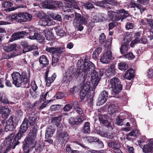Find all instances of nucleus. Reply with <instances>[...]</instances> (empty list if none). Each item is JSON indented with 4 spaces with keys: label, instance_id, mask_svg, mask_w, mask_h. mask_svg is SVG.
I'll return each instance as SVG.
<instances>
[{
    "label": "nucleus",
    "instance_id": "f257e3e1",
    "mask_svg": "<svg viewBox=\"0 0 153 153\" xmlns=\"http://www.w3.org/2000/svg\"><path fill=\"white\" fill-rule=\"evenodd\" d=\"M39 127L36 124L30 128L27 136L22 142V146L24 153H28L31 149L36 145L37 142V136Z\"/></svg>",
    "mask_w": 153,
    "mask_h": 153
},
{
    "label": "nucleus",
    "instance_id": "f03ea898",
    "mask_svg": "<svg viewBox=\"0 0 153 153\" xmlns=\"http://www.w3.org/2000/svg\"><path fill=\"white\" fill-rule=\"evenodd\" d=\"M78 67L83 68L84 70V76L83 82L84 83L86 79L88 78V75L89 74L95 69V66L91 62L85 59L84 61L82 59L79 60L77 62Z\"/></svg>",
    "mask_w": 153,
    "mask_h": 153
},
{
    "label": "nucleus",
    "instance_id": "7ed1b4c3",
    "mask_svg": "<svg viewBox=\"0 0 153 153\" xmlns=\"http://www.w3.org/2000/svg\"><path fill=\"white\" fill-rule=\"evenodd\" d=\"M64 47L59 46L57 47H47L45 49L46 51L53 54L52 55V65L53 66H56L58 62L61 55L64 52Z\"/></svg>",
    "mask_w": 153,
    "mask_h": 153
},
{
    "label": "nucleus",
    "instance_id": "20e7f679",
    "mask_svg": "<svg viewBox=\"0 0 153 153\" xmlns=\"http://www.w3.org/2000/svg\"><path fill=\"white\" fill-rule=\"evenodd\" d=\"M127 11L121 9L116 10L115 11L110 10L108 12V15L110 20L113 22L118 21L123 19L129 16Z\"/></svg>",
    "mask_w": 153,
    "mask_h": 153
},
{
    "label": "nucleus",
    "instance_id": "39448f33",
    "mask_svg": "<svg viewBox=\"0 0 153 153\" xmlns=\"http://www.w3.org/2000/svg\"><path fill=\"white\" fill-rule=\"evenodd\" d=\"M109 83V88L114 94H118L122 90L123 85L118 78H113L110 79Z\"/></svg>",
    "mask_w": 153,
    "mask_h": 153
},
{
    "label": "nucleus",
    "instance_id": "423d86ee",
    "mask_svg": "<svg viewBox=\"0 0 153 153\" xmlns=\"http://www.w3.org/2000/svg\"><path fill=\"white\" fill-rule=\"evenodd\" d=\"M27 118H25L22 124L19 128L18 132L14 136V138L20 141L21 138L25 135V133L27 130L29 125Z\"/></svg>",
    "mask_w": 153,
    "mask_h": 153
},
{
    "label": "nucleus",
    "instance_id": "0eeeda50",
    "mask_svg": "<svg viewBox=\"0 0 153 153\" xmlns=\"http://www.w3.org/2000/svg\"><path fill=\"white\" fill-rule=\"evenodd\" d=\"M14 135L11 134L9 135L5 140L6 144L8 146L3 153H7L11 149H14L16 146L18 145L20 143L14 138Z\"/></svg>",
    "mask_w": 153,
    "mask_h": 153
},
{
    "label": "nucleus",
    "instance_id": "6e6552de",
    "mask_svg": "<svg viewBox=\"0 0 153 153\" xmlns=\"http://www.w3.org/2000/svg\"><path fill=\"white\" fill-rule=\"evenodd\" d=\"M75 110L77 113L81 116L78 118L72 117L69 119L68 123L71 126L73 127L74 126L79 125L81 124L84 120L82 119V116L84 115V113L82 108L80 107L76 109Z\"/></svg>",
    "mask_w": 153,
    "mask_h": 153
},
{
    "label": "nucleus",
    "instance_id": "1a4fd4ad",
    "mask_svg": "<svg viewBox=\"0 0 153 153\" xmlns=\"http://www.w3.org/2000/svg\"><path fill=\"white\" fill-rule=\"evenodd\" d=\"M18 122V120L16 116H12L7 120L6 126H5L6 129L9 131H13L17 126Z\"/></svg>",
    "mask_w": 153,
    "mask_h": 153
},
{
    "label": "nucleus",
    "instance_id": "9d476101",
    "mask_svg": "<svg viewBox=\"0 0 153 153\" xmlns=\"http://www.w3.org/2000/svg\"><path fill=\"white\" fill-rule=\"evenodd\" d=\"M13 81L12 83L16 87H22L23 85L21 76L20 73L18 72L15 71L11 74Z\"/></svg>",
    "mask_w": 153,
    "mask_h": 153
},
{
    "label": "nucleus",
    "instance_id": "9b49d317",
    "mask_svg": "<svg viewBox=\"0 0 153 153\" xmlns=\"http://www.w3.org/2000/svg\"><path fill=\"white\" fill-rule=\"evenodd\" d=\"M91 73L92 84H94V86H97L101 76H102V74L100 72V70L99 71L98 73L94 69L93 70Z\"/></svg>",
    "mask_w": 153,
    "mask_h": 153
},
{
    "label": "nucleus",
    "instance_id": "f8f14e48",
    "mask_svg": "<svg viewBox=\"0 0 153 153\" xmlns=\"http://www.w3.org/2000/svg\"><path fill=\"white\" fill-rule=\"evenodd\" d=\"M100 72L102 73V76L105 75L107 78L110 77L112 75H114L116 73L115 66L111 65L107 70L105 69H100Z\"/></svg>",
    "mask_w": 153,
    "mask_h": 153
},
{
    "label": "nucleus",
    "instance_id": "ddd939ff",
    "mask_svg": "<svg viewBox=\"0 0 153 153\" xmlns=\"http://www.w3.org/2000/svg\"><path fill=\"white\" fill-rule=\"evenodd\" d=\"M112 54L111 51L106 50L101 56L100 60V62L104 64L109 63L112 58Z\"/></svg>",
    "mask_w": 153,
    "mask_h": 153
},
{
    "label": "nucleus",
    "instance_id": "4468645a",
    "mask_svg": "<svg viewBox=\"0 0 153 153\" xmlns=\"http://www.w3.org/2000/svg\"><path fill=\"white\" fill-rule=\"evenodd\" d=\"M21 76L23 87L27 88H29V84L30 82V74L26 71H22L20 74Z\"/></svg>",
    "mask_w": 153,
    "mask_h": 153
},
{
    "label": "nucleus",
    "instance_id": "2eb2a0df",
    "mask_svg": "<svg viewBox=\"0 0 153 153\" xmlns=\"http://www.w3.org/2000/svg\"><path fill=\"white\" fill-rule=\"evenodd\" d=\"M2 6L3 8H5L4 10L7 12H10L20 8H23V7L21 5H18L15 7H10L13 5V4L11 2L4 1L2 3Z\"/></svg>",
    "mask_w": 153,
    "mask_h": 153
},
{
    "label": "nucleus",
    "instance_id": "dca6fc26",
    "mask_svg": "<svg viewBox=\"0 0 153 153\" xmlns=\"http://www.w3.org/2000/svg\"><path fill=\"white\" fill-rule=\"evenodd\" d=\"M58 137V141L62 145L63 144L65 145L67 143L69 138V136L67 132L64 131L60 132Z\"/></svg>",
    "mask_w": 153,
    "mask_h": 153
},
{
    "label": "nucleus",
    "instance_id": "f3484780",
    "mask_svg": "<svg viewBox=\"0 0 153 153\" xmlns=\"http://www.w3.org/2000/svg\"><path fill=\"white\" fill-rule=\"evenodd\" d=\"M20 44L23 48V53H25L26 52L30 51L32 50H38V47L37 45H28L27 42L26 41H22L21 42Z\"/></svg>",
    "mask_w": 153,
    "mask_h": 153
},
{
    "label": "nucleus",
    "instance_id": "a211bd4d",
    "mask_svg": "<svg viewBox=\"0 0 153 153\" xmlns=\"http://www.w3.org/2000/svg\"><path fill=\"white\" fill-rule=\"evenodd\" d=\"M99 119L100 123L107 128L111 127V123L109 121V117L106 114L101 115L99 116Z\"/></svg>",
    "mask_w": 153,
    "mask_h": 153
},
{
    "label": "nucleus",
    "instance_id": "6ab92c4d",
    "mask_svg": "<svg viewBox=\"0 0 153 153\" xmlns=\"http://www.w3.org/2000/svg\"><path fill=\"white\" fill-rule=\"evenodd\" d=\"M21 47L19 45L17 44L6 45L4 46L3 49L6 52H8L11 51L18 52L19 51Z\"/></svg>",
    "mask_w": 153,
    "mask_h": 153
},
{
    "label": "nucleus",
    "instance_id": "aec40b11",
    "mask_svg": "<svg viewBox=\"0 0 153 153\" xmlns=\"http://www.w3.org/2000/svg\"><path fill=\"white\" fill-rule=\"evenodd\" d=\"M74 76V72L71 70H68L65 73L63 77L64 82L69 83L73 79Z\"/></svg>",
    "mask_w": 153,
    "mask_h": 153
},
{
    "label": "nucleus",
    "instance_id": "412c9836",
    "mask_svg": "<svg viewBox=\"0 0 153 153\" xmlns=\"http://www.w3.org/2000/svg\"><path fill=\"white\" fill-rule=\"evenodd\" d=\"M74 21L75 23H80L82 24H87V22L85 15H81L80 14L75 12Z\"/></svg>",
    "mask_w": 153,
    "mask_h": 153
},
{
    "label": "nucleus",
    "instance_id": "4be33fe9",
    "mask_svg": "<svg viewBox=\"0 0 153 153\" xmlns=\"http://www.w3.org/2000/svg\"><path fill=\"white\" fill-rule=\"evenodd\" d=\"M108 96V91L105 90L101 92L98 99V102L99 103V105H102L107 101Z\"/></svg>",
    "mask_w": 153,
    "mask_h": 153
},
{
    "label": "nucleus",
    "instance_id": "5701e85b",
    "mask_svg": "<svg viewBox=\"0 0 153 153\" xmlns=\"http://www.w3.org/2000/svg\"><path fill=\"white\" fill-rule=\"evenodd\" d=\"M39 61L40 66L42 68H44L49 65L48 59L45 55H42L40 56Z\"/></svg>",
    "mask_w": 153,
    "mask_h": 153
},
{
    "label": "nucleus",
    "instance_id": "b1692460",
    "mask_svg": "<svg viewBox=\"0 0 153 153\" xmlns=\"http://www.w3.org/2000/svg\"><path fill=\"white\" fill-rule=\"evenodd\" d=\"M10 111L11 110L7 106L0 107V114H1L2 117L4 119L7 118Z\"/></svg>",
    "mask_w": 153,
    "mask_h": 153
},
{
    "label": "nucleus",
    "instance_id": "393cba45",
    "mask_svg": "<svg viewBox=\"0 0 153 153\" xmlns=\"http://www.w3.org/2000/svg\"><path fill=\"white\" fill-rule=\"evenodd\" d=\"M124 42L121 45L120 48V51L122 54H124L127 52L128 49V44L130 41L128 39H123Z\"/></svg>",
    "mask_w": 153,
    "mask_h": 153
},
{
    "label": "nucleus",
    "instance_id": "a878e982",
    "mask_svg": "<svg viewBox=\"0 0 153 153\" xmlns=\"http://www.w3.org/2000/svg\"><path fill=\"white\" fill-rule=\"evenodd\" d=\"M108 110L109 114L111 116L114 117L116 115V113L118 112L119 108L118 106L111 104L109 105Z\"/></svg>",
    "mask_w": 153,
    "mask_h": 153
},
{
    "label": "nucleus",
    "instance_id": "bb28decb",
    "mask_svg": "<svg viewBox=\"0 0 153 153\" xmlns=\"http://www.w3.org/2000/svg\"><path fill=\"white\" fill-rule=\"evenodd\" d=\"M134 71L132 68H130L126 72L123 78L125 79L131 80L134 77Z\"/></svg>",
    "mask_w": 153,
    "mask_h": 153
},
{
    "label": "nucleus",
    "instance_id": "cd10ccee",
    "mask_svg": "<svg viewBox=\"0 0 153 153\" xmlns=\"http://www.w3.org/2000/svg\"><path fill=\"white\" fill-rule=\"evenodd\" d=\"M42 7L44 8L49 9H56V6L53 4V0H47L43 3Z\"/></svg>",
    "mask_w": 153,
    "mask_h": 153
},
{
    "label": "nucleus",
    "instance_id": "c85d7f7f",
    "mask_svg": "<svg viewBox=\"0 0 153 153\" xmlns=\"http://www.w3.org/2000/svg\"><path fill=\"white\" fill-rule=\"evenodd\" d=\"M22 13H15L10 15L9 16L10 20L12 21L15 20L17 22H21L22 21Z\"/></svg>",
    "mask_w": 153,
    "mask_h": 153
},
{
    "label": "nucleus",
    "instance_id": "c756f323",
    "mask_svg": "<svg viewBox=\"0 0 153 153\" xmlns=\"http://www.w3.org/2000/svg\"><path fill=\"white\" fill-rule=\"evenodd\" d=\"M153 148V141H151L148 144L144 145L143 148V151L144 153L150 152Z\"/></svg>",
    "mask_w": 153,
    "mask_h": 153
},
{
    "label": "nucleus",
    "instance_id": "7c9ffc66",
    "mask_svg": "<svg viewBox=\"0 0 153 153\" xmlns=\"http://www.w3.org/2000/svg\"><path fill=\"white\" fill-rule=\"evenodd\" d=\"M28 34L24 31H19L14 33L12 35V38H23L25 37L24 36H27Z\"/></svg>",
    "mask_w": 153,
    "mask_h": 153
},
{
    "label": "nucleus",
    "instance_id": "2f4dec72",
    "mask_svg": "<svg viewBox=\"0 0 153 153\" xmlns=\"http://www.w3.org/2000/svg\"><path fill=\"white\" fill-rule=\"evenodd\" d=\"M25 118H27L28 123H29V125L31 126H33L34 125L37 119L34 114H29Z\"/></svg>",
    "mask_w": 153,
    "mask_h": 153
},
{
    "label": "nucleus",
    "instance_id": "473e14b6",
    "mask_svg": "<svg viewBox=\"0 0 153 153\" xmlns=\"http://www.w3.org/2000/svg\"><path fill=\"white\" fill-rule=\"evenodd\" d=\"M56 77V74H53L51 77H48V78L45 79L46 85L48 87H50L51 84L55 80Z\"/></svg>",
    "mask_w": 153,
    "mask_h": 153
},
{
    "label": "nucleus",
    "instance_id": "72a5a7b5",
    "mask_svg": "<svg viewBox=\"0 0 153 153\" xmlns=\"http://www.w3.org/2000/svg\"><path fill=\"white\" fill-rule=\"evenodd\" d=\"M82 82L81 84H82V88L81 89H83V90H85V91H88L90 88L91 86V83L89 81L87 80L85 82L86 80L84 82H85L84 83L83 82V77L82 78ZM88 79V78L86 79Z\"/></svg>",
    "mask_w": 153,
    "mask_h": 153
},
{
    "label": "nucleus",
    "instance_id": "f704fd0d",
    "mask_svg": "<svg viewBox=\"0 0 153 153\" xmlns=\"http://www.w3.org/2000/svg\"><path fill=\"white\" fill-rule=\"evenodd\" d=\"M102 48L99 47L96 48L92 54V58L95 60H97L99 57V55L102 51Z\"/></svg>",
    "mask_w": 153,
    "mask_h": 153
},
{
    "label": "nucleus",
    "instance_id": "c9c22d12",
    "mask_svg": "<svg viewBox=\"0 0 153 153\" xmlns=\"http://www.w3.org/2000/svg\"><path fill=\"white\" fill-rule=\"evenodd\" d=\"M118 68L122 71H125L128 68V64L125 62H122L118 64Z\"/></svg>",
    "mask_w": 153,
    "mask_h": 153
},
{
    "label": "nucleus",
    "instance_id": "e433bc0d",
    "mask_svg": "<svg viewBox=\"0 0 153 153\" xmlns=\"http://www.w3.org/2000/svg\"><path fill=\"white\" fill-rule=\"evenodd\" d=\"M84 70L83 68H79L77 69V70L75 74V78L77 79L79 77H82L84 76Z\"/></svg>",
    "mask_w": 153,
    "mask_h": 153
},
{
    "label": "nucleus",
    "instance_id": "4c0bfd02",
    "mask_svg": "<svg viewBox=\"0 0 153 153\" xmlns=\"http://www.w3.org/2000/svg\"><path fill=\"white\" fill-rule=\"evenodd\" d=\"M140 134L139 130L137 128H135L131 131L127 135V138H128V137L134 136L137 137Z\"/></svg>",
    "mask_w": 153,
    "mask_h": 153
},
{
    "label": "nucleus",
    "instance_id": "58836bf2",
    "mask_svg": "<svg viewBox=\"0 0 153 153\" xmlns=\"http://www.w3.org/2000/svg\"><path fill=\"white\" fill-rule=\"evenodd\" d=\"M44 33L46 38H56L54 37L53 33L51 31H50L48 28L44 30Z\"/></svg>",
    "mask_w": 153,
    "mask_h": 153
},
{
    "label": "nucleus",
    "instance_id": "ea45409f",
    "mask_svg": "<svg viewBox=\"0 0 153 153\" xmlns=\"http://www.w3.org/2000/svg\"><path fill=\"white\" fill-rule=\"evenodd\" d=\"M0 102L5 104H9L8 100L6 97V95L3 92L0 93Z\"/></svg>",
    "mask_w": 153,
    "mask_h": 153
},
{
    "label": "nucleus",
    "instance_id": "a19ab883",
    "mask_svg": "<svg viewBox=\"0 0 153 153\" xmlns=\"http://www.w3.org/2000/svg\"><path fill=\"white\" fill-rule=\"evenodd\" d=\"M55 131L54 129L48 128L45 132V136L46 138L51 137L53 135V133Z\"/></svg>",
    "mask_w": 153,
    "mask_h": 153
},
{
    "label": "nucleus",
    "instance_id": "79ce46f5",
    "mask_svg": "<svg viewBox=\"0 0 153 153\" xmlns=\"http://www.w3.org/2000/svg\"><path fill=\"white\" fill-rule=\"evenodd\" d=\"M90 123L88 122H87L85 123L83 129V132L84 133L87 134L90 131Z\"/></svg>",
    "mask_w": 153,
    "mask_h": 153
},
{
    "label": "nucleus",
    "instance_id": "37998d69",
    "mask_svg": "<svg viewBox=\"0 0 153 153\" xmlns=\"http://www.w3.org/2000/svg\"><path fill=\"white\" fill-rule=\"evenodd\" d=\"M108 146L112 148L113 150L115 149L120 148V145L116 141H111L108 143Z\"/></svg>",
    "mask_w": 153,
    "mask_h": 153
},
{
    "label": "nucleus",
    "instance_id": "c03bdc74",
    "mask_svg": "<svg viewBox=\"0 0 153 153\" xmlns=\"http://www.w3.org/2000/svg\"><path fill=\"white\" fill-rule=\"evenodd\" d=\"M114 0H103L99 2V5L101 7H104L105 4H112L113 3Z\"/></svg>",
    "mask_w": 153,
    "mask_h": 153
},
{
    "label": "nucleus",
    "instance_id": "a18cd8bd",
    "mask_svg": "<svg viewBox=\"0 0 153 153\" xmlns=\"http://www.w3.org/2000/svg\"><path fill=\"white\" fill-rule=\"evenodd\" d=\"M112 43V39H108L105 42V46L106 48L105 50H111V48Z\"/></svg>",
    "mask_w": 153,
    "mask_h": 153
},
{
    "label": "nucleus",
    "instance_id": "49530a36",
    "mask_svg": "<svg viewBox=\"0 0 153 153\" xmlns=\"http://www.w3.org/2000/svg\"><path fill=\"white\" fill-rule=\"evenodd\" d=\"M62 115H59L58 116L53 117V120L55 123V125L58 126L60 124V122L61 121Z\"/></svg>",
    "mask_w": 153,
    "mask_h": 153
},
{
    "label": "nucleus",
    "instance_id": "de8ad7c7",
    "mask_svg": "<svg viewBox=\"0 0 153 153\" xmlns=\"http://www.w3.org/2000/svg\"><path fill=\"white\" fill-rule=\"evenodd\" d=\"M63 105H51L50 108V110L52 111L58 110L62 108Z\"/></svg>",
    "mask_w": 153,
    "mask_h": 153
},
{
    "label": "nucleus",
    "instance_id": "09e8293b",
    "mask_svg": "<svg viewBox=\"0 0 153 153\" xmlns=\"http://www.w3.org/2000/svg\"><path fill=\"white\" fill-rule=\"evenodd\" d=\"M74 17V15L73 14H71L70 15H65L64 16L63 19L65 22H68L71 21L72 19Z\"/></svg>",
    "mask_w": 153,
    "mask_h": 153
},
{
    "label": "nucleus",
    "instance_id": "8fccbe9b",
    "mask_svg": "<svg viewBox=\"0 0 153 153\" xmlns=\"http://www.w3.org/2000/svg\"><path fill=\"white\" fill-rule=\"evenodd\" d=\"M87 93V91L83 90V89H81L79 93L80 101L81 102L84 99Z\"/></svg>",
    "mask_w": 153,
    "mask_h": 153
},
{
    "label": "nucleus",
    "instance_id": "3c124183",
    "mask_svg": "<svg viewBox=\"0 0 153 153\" xmlns=\"http://www.w3.org/2000/svg\"><path fill=\"white\" fill-rule=\"evenodd\" d=\"M123 56L125 58L130 60H133L135 57V56L131 52L125 54Z\"/></svg>",
    "mask_w": 153,
    "mask_h": 153
},
{
    "label": "nucleus",
    "instance_id": "603ef678",
    "mask_svg": "<svg viewBox=\"0 0 153 153\" xmlns=\"http://www.w3.org/2000/svg\"><path fill=\"white\" fill-rule=\"evenodd\" d=\"M51 17L54 20L61 22L62 21V17L60 15L57 14L52 13L51 14Z\"/></svg>",
    "mask_w": 153,
    "mask_h": 153
},
{
    "label": "nucleus",
    "instance_id": "864d4df0",
    "mask_svg": "<svg viewBox=\"0 0 153 153\" xmlns=\"http://www.w3.org/2000/svg\"><path fill=\"white\" fill-rule=\"evenodd\" d=\"M86 24H82L80 23H74V25L75 26L76 29L77 30L80 31H82L83 30L84 27L82 26L83 25H85Z\"/></svg>",
    "mask_w": 153,
    "mask_h": 153
},
{
    "label": "nucleus",
    "instance_id": "5fc2aeb1",
    "mask_svg": "<svg viewBox=\"0 0 153 153\" xmlns=\"http://www.w3.org/2000/svg\"><path fill=\"white\" fill-rule=\"evenodd\" d=\"M72 108V103H69L66 104L65 106L62 109L65 111H68L71 110Z\"/></svg>",
    "mask_w": 153,
    "mask_h": 153
},
{
    "label": "nucleus",
    "instance_id": "6e6d98bb",
    "mask_svg": "<svg viewBox=\"0 0 153 153\" xmlns=\"http://www.w3.org/2000/svg\"><path fill=\"white\" fill-rule=\"evenodd\" d=\"M146 140V137L145 136H143L141 137V138H140V140L138 141V144L141 148H142L143 146L142 143H144Z\"/></svg>",
    "mask_w": 153,
    "mask_h": 153
},
{
    "label": "nucleus",
    "instance_id": "4d7b16f0",
    "mask_svg": "<svg viewBox=\"0 0 153 153\" xmlns=\"http://www.w3.org/2000/svg\"><path fill=\"white\" fill-rule=\"evenodd\" d=\"M64 97V94L61 92H57L56 94L54 96V97L56 98L57 99H62Z\"/></svg>",
    "mask_w": 153,
    "mask_h": 153
},
{
    "label": "nucleus",
    "instance_id": "13d9d810",
    "mask_svg": "<svg viewBox=\"0 0 153 153\" xmlns=\"http://www.w3.org/2000/svg\"><path fill=\"white\" fill-rule=\"evenodd\" d=\"M56 32L57 35L60 36L61 37H63L65 35V33L62 29L56 30Z\"/></svg>",
    "mask_w": 153,
    "mask_h": 153
},
{
    "label": "nucleus",
    "instance_id": "bf43d9fd",
    "mask_svg": "<svg viewBox=\"0 0 153 153\" xmlns=\"http://www.w3.org/2000/svg\"><path fill=\"white\" fill-rule=\"evenodd\" d=\"M85 7L87 9H92L94 7V5L91 3L88 2L84 3Z\"/></svg>",
    "mask_w": 153,
    "mask_h": 153
},
{
    "label": "nucleus",
    "instance_id": "052dcab7",
    "mask_svg": "<svg viewBox=\"0 0 153 153\" xmlns=\"http://www.w3.org/2000/svg\"><path fill=\"white\" fill-rule=\"evenodd\" d=\"M116 120V121L115 124H117V125L122 126L123 125V121L124 120L120 119V116H118Z\"/></svg>",
    "mask_w": 153,
    "mask_h": 153
},
{
    "label": "nucleus",
    "instance_id": "680f3d73",
    "mask_svg": "<svg viewBox=\"0 0 153 153\" xmlns=\"http://www.w3.org/2000/svg\"><path fill=\"white\" fill-rule=\"evenodd\" d=\"M66 151L69 153H79V151L78 150H74L71 149L70 146H68L66 147Z\"/></svg>",
    "mask_w": 153,
    "mask_h": 153
},
{
    "label": "nucleus",
    "instance_id": "e2e57ef3",
    "mask_svg": "<svg viewBox=\"0 0 153 153\" xmlns=\"http://www.w3.org/2000/svg\"><path fill=\"white\" fill-rule=\"evenodd\" d=\"M53 4H54V6H56V7H62L63 5L62 2L60 1H56L53 0Z\"/></svg>",
    "mask_w": 153,
    "mask_h": 153
},
{
    "label": "nucleus",
    "instance_id": "0e129e2a",
    "mask_svg": "<svg viewBox=\"0 0 153 153\" xmlns=\"http://www.w3.org/2000/svg\"><path fill=\"white\" fill-rule=\"evenodd\" d=\"M147 76L150 79L153 77V69L151 68L149 69L147 72Z\"/></svg>",
    "mask_w": 153,
    "mask_h": 153
},
{
    "label": "nucleus",
    "instance_id": "69168bd1",
    "mask_svg": "<svg viewBox=\"0 0 153 153\" xmlns=\"http://www.w3.org/2000/svg\"><path fill=\"white\" fill-rule=\"evenodd\" d=\"M108 136L107 138L113 139L117 137V134L115 132H112L108 134Z\"/></svg>",
    "mask_w": 153,
    "mask_h": 153
},
{
    "label": "nucleus",
    "instance_id": "338daca9",
    "mask_svg": "<svg viewBox=\"0 0 153 153\" xmlns=\"http://www.w3.org/2000/svg\"><path fill=\"white\" fill-rule=\"evenodd\" d=\"M134 27L133 24L131 22H127L126 25V30H128L132 29Z\"/></svg>",
    "mask_w": 153,
    "mask_h": 153
},
{
    "label": "nucleus",
    "instance_id": "774afa93",
    "mask_svg": "<svg viewBox=\"0 0 153 153\" xmlns=\"http://www.w3.org/2000/svg\"><path fill=\"white\" fill-rule=\"evenodd\" d=\"M147 22L152 29V30H153V20L152 19H147Z\"/></svg>",
    "mask_w": 153,
    "mask_h": 153
}]
</instances>
